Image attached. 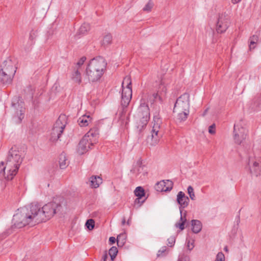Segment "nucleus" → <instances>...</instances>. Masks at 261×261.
<instances>
[{"label":"nucleus","instance_id":"a19ab883","mask_svg":"<svg viewBox=\"0 0 261 261\" xmlns=\"http://www.w3.org/2000/svg\"><path fill=\"white\" fill-rule=\"evenodd\" d=\"M166 251V247H164L161 250H160L158 251V256H160L161 255H165Z\"/></svg>","mask_w":261,"mask_h":261},{"label":"nucleus","instance_id":"1a4fd4ad","mask_svg":"<svg viewBox=\"0 0 261 261\" xmlns=\"http://www.w3.org/2000/svg\"><path fill=\"white\" fill-rule=\"evenodd\" d=\"M190 95L185 93L179 96L174 105L173 112H180L183 111H189Z\"/></svg>","mask_w":261,"mask_h":261},{"label":"nucleus","instance_id":"b1692460","mask_svg":"<svg viewBox=\"0 0 261 261\" xmlns=\"http://www.w3.org/2000/svg\"><path fill=\"white\" fill-rule=\"evenodd\" d=\"M59 166L60 168L65 169L68 165L69 162L64 152L62 153L59 156Z\"/></svg>","mask_w":261,"mask_h":261},{"label":"nucleus","instance_id":"8fccbe9b","mask_svg":"<svg viewBox=\"0 0 261 261\" xmlns=\"http://www.w3.org/2000/svg\"><path fill=\"white\" fill-rule=\"evenodd\" d=\"M126 223L125 218L124 217L122 220L121 224L122 226L124 225Z\"/></svg>","mask_w":261,"mask_h":261},{"label":"nucleus","instance_id":"393cba45","mask_svg":"<svg viewBox=\"0 0 261 261\" xmlns=\"http://www.w3.org/2000/svg\"><path fill=\"white\" fill-rule=\"evenodd\" d=\"M192 223V230L193 232L197 233H198L202 228V224L200 221L197 220H193L191 221Z\"/></svg>","mask_w":261,"mask_h":261},{"label":"nucleus","instance_id":"4be33fe9","mask_svg":"<svg viewBox=\"0 0 261 261\" xmlns=\"http://www.w3.org/2000/svg\"><path fill=\"white\" fill-rule=\"evenodd\" d=\"M166 93V88L165 87H163L162 91H158L157 92L153 93L152 95L153 97V99L152 100V102L156 101V100H159L161 101L163 100V98Z\"/></svg>","mask_w":261,"mask_h":261},{"label":"nucleus","instance_id":"09e8293b","mask_svg":"<svg viewBox=\"0 0 261 261\" xmlns=\"http://www.w3.org/2000/svg\"><path fill=\"white\" fill-rule=\"evenodd\" d=\"M241 1V0H231V2L233 4H237V3H239Z\"/></svg>","mask_w":261,"mask_h":261},{"label":"nucleus","instance_id":"ddd939ff","mask_svg":"<svg viewBox=\"0 0 261 261\" xmlns=\"http://www.w3.org/2000/svg\"><path fill=\"white\" fill-rule=\"evenodd\" d=\"M229 19L223 15H220L216 25V31L218 33H223L228 27Z\"/></svg>","mask_w":261,"mask_h":261},{"label":"nucleus","instance_id":"9d476101","mask_svg":"<svg viewBox=\"0 0 261 261\" xmlns=\"http://www.w3.org/2000/svg\"><path fill=\"white\" fill-rule=\"evenodd\" d=\"M98 136L99 128L95 125L91 128L83 137H87L85 139V141H87L86 142L92 146L98 142Z\"/></svg>","mask_w":261,"mask_h":261},{"label":"nucleus","instance_id":"dca6fc26","mask_svg":"<svg viewBox=\"0 0 261 261\" xmlns=\"http://www.w3.org/2000/svg\"><path fill=\"white\" fill-rule=\"evenodd\" d=\"M177 201L180 205V213H181L182 209L188 205L189 198L188 196H186L183 192L180 191L177 195Z\"/></svg>","mask_w":261,"mask_h":261},{"label":"nucleus","instance_id":"a878e982","mask_svg":"<svg viewBox=\"0 0 261 261\" xmlns=\"http://www.w3.org/2000/svg\"><path fill=\"white\" fill-rule=\"evenodd\" d=\"M122 89H132V80L129 76H125L122 83Z\"/></svg>","mask_w":261,"mask_h":261},{"label":"nucleus","instance_id":"de8ad7c7","mask_svg":"<svg viewBox=\"0 0 261 261\" xmlns=\"http://www.w3.org/2000/svg\"><path fill=\"white\" fill-rule=\"evenodd\" d=\"M107 258H108V254L107 253H106L103 255V257H102V260L103 261H107Z\"/></svg>","mask_w":261,"mask_h":261},{"label":"nucleus","instance_id":"aec40b11","mask_svg":"<svg viewBox=\"0 0 261 261\" xmlns=\"http://www.w3.org/2000/svg\"><path fill=\"white\" fill-rule=\"evenodd\" d=\"M134 193L136 196L137 197V198H136L135 201V203H141V204H142L144 201V200L141 201L142 197L145 196V191L144 189L141 187H138L136 188Z\"/></svg>","mask_w":261,"mask_h":261},{"label":"nucleus","instance_id":"58836bf2","mask_svg":"<svg viewBox=\"0 0 261 261\" xmlns=\"http://www.w3.org/2000/svg\"><path fill=\"white\" fill-rule=\"evenodd\" d=\"M208 132L211 134H215L216 133V125L215 124H213L209 126Z\"/></svg>","mask_w":261,"mask_h":261},{"label":"nucleus","instance_id":"4c0bfd02","mask_svg":"<svg viewBox=\"0 0 261 261\" xmlns=\"http://www.w3.org/2000/svg\"><path fill=\"white\" fill-rule=\"evenodd\" d=\"M175 242V238L174 237H171L168 239V246L170 247H172L174 245V243Z\"/></svg>","mask_w":261,"mask_h":261},{"label":"nucleus","instance_id":"0eeeda50","mask_svg":"<svg viewBox=\"0 0 261 261\" xmlns=\"http://www.w3.org/2000/svg\"><path fill=\"white\" fill-rule=\"evenodd\" d=\"M66 124V118L65 115H61L56 121L50 133V140L57 141L61 136Z\"/></svg>","mask_w":261,"mask_h":261},{"label":"nucleus","instance_id":"864d4df0","mask_svg":"<svg viewBox=\"0 0 261 261\" xmlns=\"http://www.w3.org/2000/svg\"><path fill=\"white\" fill-rule=\"evenodd\" d=\"M127 121H128V118H127V117H126V118L125 124H127V122H127Z\"/></svg>","mask_w":261,"mask_h":261},{"label":"nucleus","instance_id":"9b49d317","mask_svg":"<svg viewBox=\"0 0 261 261\" xmlns=\"http://www.w3.org/2000/svg\"><path fill=\"white\" fill-rule=\"evenodd\" d=\"M234 140L236 143L238 144H241L242 142L244 140L247 135V130L240 126L234 125Z\"/></svg>","mask_w":261,"mask_h":261},{"label":"nucleus","instance_id":"bb28decb","mask_svg":"<svg viewBox=\"0 0 261 261\" xmlns=\"http://www.w3.org/2000/svg\"><path fill=\"white\" fill-rule=\"evenodd\" d=\"M258 41V36L257 35H253L249 38V49L251 50L255 47V44H256Z\"/></svg>","mask_w":261,"mask_h":261},{"label":"nucleus","instance_id":"72a5a7b5","mask_svg":"<svg viewBox=\"0 0 261 261\" xmlns=\"http://www.w3.org/2000/svg\"><path fill=\"white\" fill-rule=\"evenodd\" d=\"M90 27L88 24L84 23L81 25L79 29V31L80 33L82 34H84L88 30H89Z\"/></svg>","mask_w":261,"mask_h":261},{"label":"nucleus","instance_id":"a18cd8bd","mask_svg":"<svg viewBox=\"0 0 261 261\" xmlns=\"http://www.w3.org/2000/svg\"><path fill=\"white\" fill-rule=\"evenodd\" d=\"M116 241H117V240H116L115 238L113 237H111L109 238V242L111 245H112L114 243H115Z\"/></svg>","mask_w":261,"mask_h":261},{"label":"nucleus","instance_id":"473e14b6","mask_svg":"<svg viewBox=\"0 0 261 261\" xmlns=\"http://www.w3.org/2000/svg\"><path fill=\"white\" fill-rule=\"evenodd\" d=\"M86 60V58L85 57H82L73 67L81 69V66L84 64Z\"/></svg>","mask_w":261,"mask_h":261},{"label":"nucleus","instance_id":"49530a36","mask_svg":"<svg viewBox=\"0 0 261 261\" xmlns=\"http://www.w3.org/2000/svg\"><path fill=\"white\" fill-rule=\"evenodd\" d=\"M125 118V114L124 113V111H123L121 112L120 117V120H121L122 121H123L124 120V118Z\"/></svg>","mask_w":261,"mask_h":261},{"label":"nucleus","instance_id":"f704fd0d","mask_svg":"<svg viewBox=\"0 0 261 261\" xmlns=\"http://www.w3.org/2000/svg\"><path fill=\"white\" fill-rule=\"evenodd\" d=\"M24 110L23 108L19 111V113L17 112V115L18 116V122H21L22 119L24 118Z\"/></svg>","mask_w":261,"mask_h":261},{"label":"nucleus","instance_id":"a211bd4d","mask_svg":"<svg viewBox=\"0 0 261 261\" xmlns=\"http://www.w3.org/2000/svg\"><path fill=\"white\" fill-rule=\"evenodd\" d=\"M72 68L71 79L74 83L80 85L82 83V77L80 71L81 69L74 67H72Z\"/></svg>","mask_w":261,"mask_h":261},{"label":"nucleus","instance_id":"7ed1b4c3","mask_svg":"<svg viewBox=\"0 0 261 261\" xmlns=\"http://www.w3.org/2000/svg\"><path fill=\"white\" fill-rule=\"evenodd\" d=\"M106 66L107 63L101 57L91 59L86 69L89 81L93 83L99 81L103 74Z\"/></svg>","mask_w":261,"mask_h":261},{"label":"nucleus","instance_id":"423d86ee","mask_svg":"<svg viewBox=\"0 0 261 261\" xmlns=\"http://www.w3.org/2000/svg\"><path fill=\"white\" fill-rule=\"evenodd\" d=\"M17 68L11 59L5 61L0 69V82L4 85L11 84Z\"/></svg>","mask_w":261,"mask_h":261},{"label":"nucleus","instance_id":"6ab92c4d","mask_svg":"<svg viewBox=\"0 0 261 261\" xmlns=\"http://www.w3.org/2000/svg\"><path fill=\"white\" fill-rule=\"evenodd\" d=\"M93 120L92 117L90 115H84L80 117L78 120V123L81 127L87 126Z\"/></svg>","mask_w":261,"mask_h":261},{"label":"nucleus","instance_id":"4468645a","mask_svg":"<svg viewBox=\"0 0 261 261\" xmlns=\"http://www.w3.org/2000/svg\"><path fill=\"white\" fill-rule=\"evenodd\" d=\"M132 89H122L121 94V103L123 108H126L132 99Z\"/></svg>","mask_w":261,"mask_h":261},{"label":"nucleus","instance_id":"79ce46f5","mask_svg":"<svg viewBox=\"0 0 261 261\" xmlns=\"http://www.w3.org/2000/svg\"><path fill=\"white\" fill-rule=\"evenodd\" d=\"M187 221V219H186V213H184V215L182 214V213H181V217H180V222H184V223H185V222H186Z\"/></svg>","mask_w":261,"mask_h":261},{"label":"nucleus","instance_id":"412c9836","mask_svg":"<svg viewBox=\"0 0 261 261\" xmlns=\"http://www.w3.org/2000/svg\"><path fill=\"white\" fill-rule=\"evenodd\" d=\"M90 186L92 188H97L102 183V179L99 176L93 175L89 178Z\"/></svg>","mask_w":261,"mask_h":261},{"label":"nucleus","instance_id":"37998d69","mask_svg":"<svg viewBox=\"0 0 261 261\" xmlns=\"http://www.w3.org/2000/svg\"><path fill=\"white\" fill-rule=\"evenodd\" d=\"M178 261H190V259L187 256H182L179 258Z\"/></svg>","mask_w":261,"mask_h":261},{"label":"nucleus","instance_id":"f8f14e48","mask_svg":"<svg viewBox=\"0 0 261 261\" xmlns=\"http://www.w3.org/2000/svg\"><path fill=\"white\" fill-rule=\"evenodd\" d=\"M250 170L252 174L257 176L261 175V158L250 159L249 162Z\"/></svg>","mask_w":261,"mask_h":261},{"label":"nucleus","instance_id":"7c9ffc66","mask_svg":"<svg viewBox=\"0 0 261 261\" xmlns=\"http://www.w3.org/2000/svg\"><path fill=\"white\" fill-rule=\"evenodd\" d=\"M153 6V3L152 0H149L147 4L143 8V10L144 11L150 12L151 11Z\"/></svg>","mask_w":261,"mask_h":261},{"label":"nucleus","instance_id":"e433bc0d","mask_svg":"<svg viewBox=\"0 0 261 261\" xmlns=\"http://www.w3.org/2000/svg\"><path fill=\"white\" fill-rule=\"evenodd\" d=\"M215 261H225V256L222 252H219Z\"/></svg>","mask_w":261,"mask_h":261},{"label":"nucleus","instance_id":"39448f33","mask_svg":"<svg viewBox=\"0 0 261 261\" xmlns=\"http://www.w3.org/2000/svg\"><path fill=\"white\" fill-rule=\"evenodd\" d=\"M62 203H56L55 202H49L42 207L37 203H34V205L37 206L38 211L36 212V216L38 224L46 221L51 218L55 214L63 211Z\"/></svg>","mask_w":261,"mask_h":261},{"label":"nucleus","instance_id":"cd10ccee","mask_svg":"<svg viewBox=\"0 0 261 261\" xmlns=\"http://www.w3.org/2000/svg\"><path fill=\"white\" fill-rule=\"evenodd\" d=\"M112 41V36L111 34L105 35L102 40L101 44L104 46L110 45Z\"/></svg>","mask_w":261,"mask_h":261},{"label":"nucleus","instance_id":"5fc2aeb1","mask_svg":"<svg viewBox=\"0 0 261 261\" xmlns=\"http://www.w3.org/2000/svg\"><path fill=\"white\" fill-rule=\"evenodd\" d=\"M1 164H2V166H4V163L3 162H2V163H1Z\"/></svg>","mask_w":261,"mask_h":261},{"label":"nucleus","instance_id":"f3484780","mask_svg":"<svg viewBox=\"0 0 261 261\" xmlns=\"http://www.w3.org/2000/svg\"><path fill=\"white\" fill-rule=\"evenodd\" d=\"M86 137H83L79 143L77 151L79 154H83L90 149L91 145L87 143L85 141Z\"/></svg>","mask_w":261,"mask_h":261},{"label":"nucleus","instance_id":"2eb2a0df","mask_svg":"<svg viewBox=\"0 0 261 261\" xmlns=\"http://www.w3.org/2000/svg\"><path fill=\"white\" fill-rule=\"evenodd\" d=\"M173 188V182L169 180H162L158 182L155 185V189L159 192L170 191Z\"/></svg>","mask_w":261,"mask_h":261},{"label":"nucleus","instance_id":"f03ea898","mask_svg":"<svg viewBox=\"0 0 261 261\" xmlns=\"http://www.w3.org/2000/svg\"><path fill=\"white\" fill-rule=\"evenodd\" d=\"M149 94H142L140 103L135 116L136 126L139 132H141L147 126L150 119V109L148 105Z\"/></svg>","mask_w":261,"mask_h":261},{"label":"nucleus","instance_id":"20e7f679","mask_svg":"<svg viewBox=\"0 0 261 261\" xmlns=\"http://www.w3.org/2000/svg\"><path fill=\"white\" fill-rule=\"evenodd\" d=\"M22 161L20 151L12 148L9 152L6 165L3 169L5 173L7 170V173L5 178L7 180H12L16 175Z\"/></svg>","mask_w":261,"mask_h":261},{"label":"nucleus","instance_id":"603ef678","mask_svg":"<svg viewBox=\"0 0 261 261\" xmlns=\"http://www.w3.org/2000/svg\"><path fill=\"white\" fill-rule=\"evenodd\" d=\"M224 250L226 252L228 251V248L227 246H226L225 248H224Z\"/></svg>","mask_w":261,"mask_h":261},{"label":"nucleus","instance_id":"c85d7f7f","mask_svg":"<svg viewBox=\"0 0 261 261\" xmlns=\"http://www.w3.org/2000/svg\"><path fill=\"white\" fill-rule=\"evenodd\" d=\"M125 243V234H120L117 238V243L119 247H122Z\"/></svg>","mask_w":261,"mask_h":261},{"label":"nucleus","instance_id":"c756f323","mask_svg":"<svg viewBox=\"0 0 261 261\" xmlns=\"http://www.w3.org/2000/svg\"><path fill=\"white\" fill-rule=\"evenodd\" d=\"M118 253V249L116 247H112L109 251V254L111 256V259L113 260L116 256Z\"/></svg>","mask_w":261,"mask_h":261},{"label":"nucleus","instance_id":"c03bdc74","mask_svg":"<svg viewBox=\"0 0 261 261\" xmlns=\"http://www.w3.org/2000/svg\"><path fill=\"white\" fill-rule=\"evenodd\" d=\"M193 247H194V245H193V243H190V241H189L187 242V248H188V249L191 250L193 248Z\"/></svg>","mask_w":261,"mask_h":261},{"label":"nucleus","instance_id":"3c124183","mask_svg":"<svg viewBox=\"0 0 261 261\" xmlns=\"http://www.w3.org/2000/svg\"><path fill=\"white\" fill-rule=\"evenodd\" d=\"M126 224L127 225H130V221L129 220H128L126 222Z\"/></svg>","mask_w":261,"mask_h":261},{"label":"nucleus","instance_id":"ea45409f","mask_svg":"<svg viewBox=\"0 0 261 261\" xmlns=\"http://www.w3.org/2000/svg\"><path fill=\"white\" fill-rule=\"evenodd\" d=\"M175 226L182 230L185 228V223L184 222H180L179 223H176Z\"/></svg>","mask_w":261,"mask_h":261},{"label":"nucleus","instance_id":"6e6552de","mask_svg":"<svg viewBox=\"0 0 261 261\" xmlns=\"http://www.w3.org/2000/svg\"><path fill=\"white\" fill-rule=\"evenodd\" d=\"M161 120L158 119L156 121L154 120L153 125L151 130V135L147 139V143L151 146H154L158 143L162 134L160 132Z\"/></svg>","mask_w":261,"mask_h":261},{"label":"nucleus","instance_id":"f257e3e1","mask_svg":"<svg viewBox=\"0 0 261 261\" xmlns=\"http://www.w3.org/2000/svg\"><path fill=\"white\" fill-rule=\"evenodd\" d=\"M37 211L38 207L34 205V203L30 204L29 208L24 207L18 209L12 219L15 227L22 228L27 225L38 224L36 216Z\"/></svg>","mask_w":261,"mask_h":261},{"label":"nucleus","instance_id":"2f4dec72","mask_svg":"<svg viewBox=\"0 0 261 261\" xmlns=\"http://www.w3.org/2000/svg\"><path fill=\"white\" fill-rule=\"evenodd\" d=\"M86 226L89 230H92L94 228V226H95V222H94V220H93V219L88 220L86 223Z\"/></svg>","mask_w":261,"mask_h":261},{"label":"nucleus","instance_id":"c9c22d12","mask_svg":"<svg viewBox=\"0 0 261 261\" xmlns=\"http://www.w3.org/2000/svg\"><path fill=\"white\" fill-rule=\"evenodd\" d=\"M188 193L191 199L192 200H194L195 194L194 192V189L191 186H189L188 188Z\"/></svg>","mask_w":261,"mask_h":261},{"label":"nucleus","instance_id":"5701e85b","mask_svg":"<svg viewBox=\"0 0 261 261\" xmlns=\"http://www.w3.org/2000/svg\"><path fill=\"white\" fill-rule=\"evenodd\" d=\"M189 115V111H183L178 112V114L176 118V121L177 123H180L187 120L188 115Z\"/></svg>","mask_w":261,"mask_h":261}]
</instances>
